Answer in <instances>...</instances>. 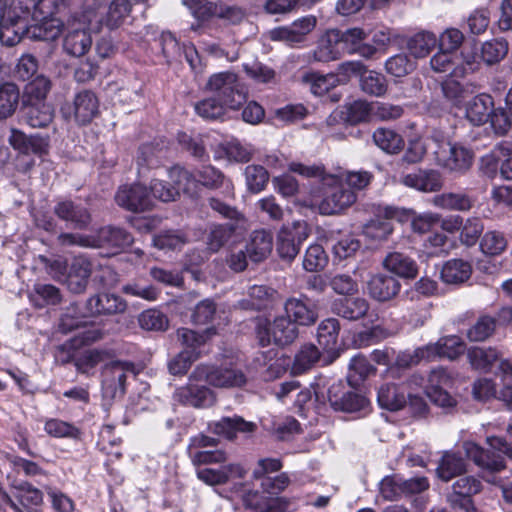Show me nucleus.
<instances>
[{"label": "nucleus", "mask_w": 512, "mask_h": 512, "mask_svg": "<svg viewBox=\"0 0 512 512\" xmlns=\"http://www.w3.org/2000/svg\"><path fill=\"white\" fill-rule=\"evenodd\" d=\"M217 444L216 438L204 434H198L190 439L187 453L191 463L197 467V478L207 485L216 486L227 483L231 477H244L245 471L237 463L225 464L218 469L200 468L202 465L223 464L227 461L228 454L224 450L210 449Z\"/></svg>", "instance_id": "obj_1"}, {"label": "nucleus", "mask_w": 512, "mask_h": 512, "mask_svg": "<svg viewBox=\"0 0 512 512\" xmlns=\"http://www.w3.org/2000/svg\"><path fill=\"white\" fill-rule=\"evenodd\" d=\"M255 333L258 342L265 347L274 343L278 346L289 345L298 337V327L285 315L276 316L272 321L259 317L256 319Z\"/></svg>", "instance_id": "obj_2"}, {"label": "nucleus", "mask_w": 512, "mask_h": 512, "mask_svg": "<svg viewBox=\"0 0 512 512\" xmlns=\"http://www.w3.org/2000/svg\"><path fill=\"white\" fill-rule=\"evenodd\" d=\"M206 88L217 95L230 109H239L247 100V93L233 72H220L209 77Z\"/></svg>", "instance_id": "obj_3"}, {"label": "nucleus", "mask_w": 512, "mask_h": 512, "mask_svg": "<svg viewBox=\"0 0 512 512\" xmlns=\"http://www.w3.org/2000/svg\"><path fill=\"white\" fill-rule=\"evenodd\" d=\"M191 381H205L216 388H241L247 383V376L236 367L199 364L191 373Z\"/></svg>", "instance_id": "obj_4"}, {"label": "nucleus", "mask_w": 512, "mask_h": 512, "mask_svg": "<svg viewBox=\"0 0 512 512\" xmlns=\"http://www.w3.org/2000/svg\"><path fill=\"white\" fill-rule=\"evenodd\" d=\"M327 184L328 187L324 192V197L318 205L319 212L322 215L340 214L356 202V193L346 187L343 180L330 177Z\"/></svg>", "instance_id": "obj_5"}, {"label": "nucleus", "mask_w": 512, "mask_h": 512, "mask_svg": "<svg viewBox=\"0 0 512 512\" xmlns=\"http://www.w3.org/2000/svg\"><path fill=\"white\" fill-rule=\"evenodd\" d=\"M128 375H136L134 363L128 361H111L102 368V391L107 398L123 397L126 392Z\"/></svg>", "instance_id": "obj_6"}, {"label": "nucleus", "mask_w": 512, "mask_h": 512, "mask_svg": "<svg viewBox=\"0 0 512 512\" xmlns=\"http://www.w3.org/2000/svg\"><path fill=\"white\" fill-rule=\"evenodd\" d=\"M114 199L118 206L134 213L149 211L154 206L148 188L140 183L121 185Z\"/></svg>", "instance_id": "obj_7"}, {"label": "nucleus", "mask_w": 512, "mask_h": 512, "mask_svg": "<svg viewBox=\"0 0 512 512\" xmlns=\"http://www.w3.org/2000/svg\"><path fill=\"white\" fill-rule=\"evenodd\" d=\"M309 236L305 223L295 222L291 227H282L277 236L276 249L281 259L293 260L300 251L301 244Z\"/></svg>", "instance_id": "obj_8"}, {"label": "nucleus", "mask_w": 512, "mask_h": 512, "mask_svg": "<svg viewBox=\"0 0 512 512\" xmlns=\"http://www.w3.org/2000/svg\"><path fill=\"white\" fill-rule=\"evenodd\" d=\"M434 153L438 163L452 172L464 173L472 165L473 154L468 149L445 140L439 143Z\"/></svg>", "instance_id": "obj_9"}, {"label": "nucleus", "mask_w": 512, "mask_h": 512, "mask_svg": "<svg viewBox=\"0 0 512 512\" xmlns=\"http://www.w3.org/2000/svg\"><path fill=\"white\" fill-rule=\"evenodd\" d=\"M199 383H205V381H191L190 375L189 382L175 390L174 400L195 408H206L214 405L216 402L215 393L207 386Z\"/></svg>", "instance_id": "obj_10"}, {"label": "nucleus", "mask_w": 512, "mask_h": 512, "mask_svg": "<svg viewBox=\"0 0 512 512\" xmlns=\"http://www.w3.org/2000/svg\"><path fill=\"white\" fill-rule=\"evenodd\" d=\"M482 489L481 482L473 476H464L457 479L452 485V492L448 495V502L454 510L471 511L475 509L472 496Z\"/></svg>", "instance_id": "obj_11"}, {"label": "nucleus", "mask_w": 512, "mask_h": 512, "mask_svg": "<svg viewBox=\"0 0 512 512\" xmlns=\"http://www.w3.org/2000/svg\"><path fill=\"white\" fill-rule=\"evenodd\" d=\"M328 401L334 410L348 413L360 411L368 404L364 396L347 390L342 381L334 382L329 387Z\"/></svg>", "instance_id": "obj_12"}, {"label": "nucleus", "mask_w": 512, "mask_h": 512, "mask_svg": "<svg viewBox=\"0 0 512 512\" xmlns=\"http://www.w3.org/2000/svg\"><path fill=\"white\" fill-rule=\"evenodd\" d=\"M317 25V18L308 15L295 20L290 26L275 28L270 32L274 41H283L288 44H298L306 40Z\"/></svg>", "instance_id": "obj_13"}, {"label": "nucleus", "mask_w": 512, "mask_h": 512, "mask_svg": "<svg viewBox=\"0 0 512 512\" xmlns=\"http://www.w3.org/2000/svg\"><path fill=\"white\" fill-rule=\"evenodd\" d=\"M126 309V301L116 294H96L86 301V315L91 317L121 314L124 313Z\"/></svg>", "instance_id": "obj_14"}, {"label": "nucleus", "mask_w": 512, "mask_h": 512, "mask_svg": "<svg viewBox=\"0 0 512 512\" xmlns=\"http://www.w3.org/2000/svg\"><path fill=\"white\" fill-rule=\"evenodd\" d=\"M339 29H328L317 40L312 57L317 62L338 60L345 53Z\"/></svg>", "instance_id": "obj_15"}, {"label": "nucleus", "mask_w": 512, "mask_h": 512, "mask_svg": "<svg viewBox=\"0 0 512 512\" xmlns=\"http://www.w3.org/2000/svg\"><path fill=\"white\" fill-rule=\"evenodd\" d=\"M467 458L472 460L483 471L496 473L505 469L504 457L491 450H486L474 442L466 441L462 445Z\"/></svg>", "instance_id": "obj_16"}, {"label": "nucleus", "mask_w": 512, "mask_h": 512, "mask_svg": "<svg viewBox=\"0 0 512 512\" xmlns=\"http://www.w3.org/2000/svg\"><path fill=\"white\" fill-rule=\"evenodd\" d=\"M341 41L344 52L349 54H359L364 58H372L377 52V48L369 43H365L368 38V33L362 28H349L341 31Z\"/></svg>", "instance_id": "obj_17"}, {"label": "nucleus", "mask_w": 512, "mask_h": 512, "mask_svg": "<svg viewBox=\"0 0 512 512\" xmlns=\"http://www.w3.org/2000/svg\"><path fill=\"white\" fill-rule=\"evenodd\" d=\"M10 145L22 154L42 155L47 153L49 147V137H43L39 134L26 135L24 132L12 129L9 136Z\"/></svg>", "instance_id": "obj_18"}, {"label": "nucleus", "mask_w": 512, "mask_h": 512, "mask_svg": "<svg viewBox=\"0 0 512 512\" xmlns=\"http://www.w3.org/2000/svg\"><path fill=\"white\" fill-rule=\"evenodd\" d=\"M93 236L94 248L124 249L133 243L132 235L125 229L105 226Z\"/></svg>", "instance_id": "obj_19"}, {"label": "nucleus", "mask_w": 512, "mask_h": 512, "mask_svg": "<svg viewBox=\"0 0 512 512\" xmlns=\"http://www.w3.org/2000/svg\"><path fill=\"white\" fill-rule=\"evenodd\" d=\"M103 338V332L99 329L85 330L71 340L63 343L57 348L56 359L62 364L74 362L77 356L74 355V351L81 346L89 345L97 342Z\"/></svg>", "instance_id": "obj_20"}, {"label": "nucleus", "mask_w": 512, "mask_h": 512, "mask_svg": "<svg viewBox=\"0 0 512 512\" xmlns=\"http://www.w3.org/2000/svg\"><path fill=\"white\" fill-rule=\"evenodd\" d=\"M369 295L380 302L396 297L401 289V283L393 276L377 273L368 281Z\"/></svg>", "instance_id": "obj_21"}, {"label": "nucleus", "mask_w": 512, "mask_h": 512, "mask_svg": "<svg viewBox=\"0 0 512 512\" xmlns=\"http://www.w3.org/2000/svg\"><path fill=\"white\" fill-rule=\"evenodd\" d=\"M428 354V359L447 358L455 360L465 351V343L458 336H446L440 338L435 343L424 346V350Z\"/></svg>", "instance_id": "obj_22"}, {"label": "nucleus", "mask_w": 512, "mask_h": 512, "mask_svg": "<svg viewBox=\"0 0 512 512\" xmlns=\"http://www.w3.org/2000/svg\"><path fill=\"white\" fill-rule=\"evenodd\" d=\"M247 229V226L238 224H216L212 225L206 236L207 249L216 253L223 248L234 237L241 236Z\"/></svg>", "instance_id": "obj_23"}, {"label": "nucleus", "mask_w": 512, "mask_h": 512, "mask_svg": "<svg viewBox=\"0 0 512 512\" xmlns=\"http://www.w3.org/2000/svg\"><path fill=\"white\" fill-rule=\"evenodd\" d=\"M401 183L422 192H436L443 186L440 172L437 170H418L402 177Z\"/></svg>", "instance_id": "obj_24"}, {"label": "nucleus", "mask_w": 512, "mask_h": 512, "mask_svg": "<svg viewBox=\"0 0 512 512\" xmlns=\"http://www.w3.org/2000/svg\"><path fill=\"white\" fill-rule=\"evenodd\" d=\"M92 273L91 262L83 257L74 258L65 277L68 289L75 294L85 291Z\"/></svg>", "instance_id": "obj_25"}, {"label": "nucleus", "mask_w": 512, "mask_h": 512, "mask_svg": "<svg viewBox=\"0 0 512 512\" xmlns=\"http://www.w3.org/2000/svg\"><path fill=\"white\" fill-rule=\"evenodd\" d=\"M74 118L77 123L86 125L99 113V101L90 90L79 92L74 98Z\"/></svg>", "instance_id": "obj_26"}, {"label": "nucleus", "mask_w": 512, "mask_h": 512, "mask_svg": "<svg viewBox=\"0 0 512 512\" xmlns=\"http://www.w3.org/2000/svg\"><path fill=\"white\" fill-rule=\"evenodd\" d=\"M54 213L60 219L71 222L77 229H85L91 222L88 209L70 200L58 202L54 207Z\"/></svg>", "instance_id": "obj_27"}, {"label": "nucleus", "mask_w": 512, "mask_h": 512, "mask_svg": "<svg viewBox=\"0 0 512 512\" xmlns=\"http://www.w3.org/2000/svg\"><path fill=\"white\" fill-rule=\"evenodd\" d=\"M210 429L214 434L225 437L228 440H234L236 434L253 433L256 430V424L245 421L242 417H223L217 422L210 424Z\"/></svg>", "instance_id": "obj_28"}, {"label": "nucleus", "mask_w": 512, "mask_h": 512, "mask_svg": "<svg viewBox=\"0 0 512 512\" xmlns=\"http://www.w3.org/2000/svg\"><path fill=\"white\" fill-rule=\"evenodd\" d=\"M494 109V99L487 93H480L468 101L466 105V117L476 126L488 122Z\"/></svg>", "instance_id": "obj_29"}, {"label": "nucleus", "mask_w": 512, "mask_h": 512, "mask_svg": "<svg viewBox=\"0 0 512 512\" xmlns=\"http://www.w3.org/2000/svg\"><path fill=\"white\" fill-rule=\"evenodd\" d=\"M245 247L252 262L264 261L272 252V233L264 229L253 231Z\"/></svg>", "instance_id": "obj_30"}, {"label": "nucleus", "mask_w": 512, "mask_h": 512, "mask_svg": "<svg viewBox=\"0 0 512 512\" xmlns=\"http://www.w3.org/2000/svg\"><path fill=\"white\" fill-rule=\"evenodd\" d=\"M25 121L33 128H45L54 118V109L46 101L23 102Z\"/></svg>", "instance_id": "obj_31"}, {"label": "nucleus", "mask_w": 512, "mask_h": 512, "mask_svg": "<svg viewBox=\"0 0 512 512\" xmlns=\"http://www.w3.org/2000/svg\"><path fill=\"white\" fill-rule=\"evenodd\" d=\"M276 290L265 285H254L249 288L247 298L239 301L238 305L245 310L266 309L275 301Z\"/></svg>", "instance_id": "obj_32"}, {"label": "nucleus", "mask_w": 512, "mask_h": 512, "mask_svg": "<svg viewBox=\"0 0 512 512\" xmlns=\"http://www.w3.org/2000/svg\"><path fill=\"white\" fill-rule=\"evenodd\" d=\"M285 316L295 325L310 326L317 320V313L305 301L299 298H288L284 303Z\"/></svg>", "instance_id": "obj_33"}, {"label": "nucleus", "mask_w": 512, "mask_h": 512, "mask_svg": "<svg viewBox=\"0 0 512 512\" xmlns=\"http://www.w3.org/2000/svg\"><path fill=\"white\" fill-rule=\"evenodd\" d=\"M383 267L399 277L413 279L418 274L416 262L400 252H391L383 259Z\"/></svg>", "instance_id": "obj_34"}, {"label": "nucleus", "mask_w": 512, "mask_h": 512, "mask_svg": "<svg viewBox=\"0 0 512 512\" xmlns=\"http://www.w3.org/2000/svg\"><path fill=\"white\" fill-rule=\"evenodd\" d=\"M198 181L206 188L219 189L224 188L227 197L234 198V185L232 181L225 177V175L211 165L203 166L197 172Z\"/></svg>", "instance_id": "obj_35"}, {"label": "nucleus", "mask_w": 512, "mask_h": 512, "mask_svg": "<svg viewBox=\"0 0 512 512\" xmlns=\"http://www.w3.org/2000/svg\"><path fill=\"white\" fill-rule=\"evenodd\" d=\"M369 303L365 298H344L333 303V312L347 320L356 321L366 316Z\"/></svg>", "instance_id": "obj_36"}, {"label": "nucleus", "mask_w": 512, "mask_h": 512, "mask_svg": "<svg viewBox=\"0 0 512 512\" xmlns=\"http://www.w3.org/2000/svg\"><path fill=\"white\" fill-rule=\"evenodd\" d=\"M466 471V462L463 457L450 451L442 455L436 468L437 476L445 482L462 475Z\"/></svg>", "instance_id": "obj_37"}, {"label": "nucleus", "mask_w": 512, "mask_h": 512, "mask_svg": "<svg viewBox=\"0 0 512 512\" xmlns=\"http://www.w3.org/2000/svg\"><path fill=\"white\" fill-rule=\"evenodd\" d=\"M112 357V353L107 349H88L83 351L74 360L76 370L84 375L91 376L94 374V370L97 365L109 360Z\"/></svg>", "instance_id": "obj_38"}, {"label": "nucleus", "mask_w": 512, "mask_h": 512, "mask_svg": "<svg viewBox=\"0 0 512 512\" xmlns=\"http://www.w3.org/2000/svg\"><path fill=\"white\" fill-rule=\"evenodd\" d=\"M438 45V38L429 31H420L406 42V48L414 58L427 57Z\"/></svg>", "instance_id": "obj_39"}, {"label": "nucleus", "mask_w": 512, "mask_h": 512, "mask_svg": "<svg viewBox=\"0 0 512 512\" xmlns=\"http://www.w3.org/2000/svg\"><path fill=\"white\" fill-rule=\"evenodd\" d=\"M8 20L0 26V41L7 46L18 44L27 37V23L24 19H17L15 15H8Z\"/></svg>", "instance_id": "obj_40"}, {"label": "nucleus", "mask_w": 512, "mask_h": 512, "mask_svg": "<svg viewBox=\"0 0 512 512\" xmlns=\"http://www.w3.org/2000/svg\"><path fill=\"white\" fill-rule=\"evenodd\" d=\"M132 4L129 0H113L102 16L100 23L109 30L119 28L130 15Z\"/></svg>", "instance_id": "obj_41"}, {"label": "nucleus", "mask_w": 512, "mask_h": 512, "mask_svg": "<svg viewBox=\"0 0 512 512\" xmlns=\"http://www.w3.org/2000/svg\"><path fill=\"white\" fill-rule=\"evenodd\" d=\"M472 274V266L462 259L447 261L441 269V279L447 284H461Z\"/></svg>", "instance_id": "obj_42"}, {"label": "nucleus", "mask_w": 512, "mask_h": 512, "mask_svg": "<svg viewBox=\"0 0 512 512\" xmlns=\"http://www.w3.org/2000/svg\"><path fill=\"white\" fill-rule=\"evenodd\" d=\"M63 30V22L56 18L44 20L40 24L28 27L27 38L36 41H54Z\"/></svg>", "instance_id": "obj_43"}, {"label": "nucleus", "mask_w": 512, "mask_h": 512, "mask_svg": "<svg viewBox=\"0 0 512 512\" xmlns=\"http://www.w3.org/2000/svg\"><path fill=\"white\" fill-rule=\"evenodd\" d=\"M377 399L382 408L390 411H398L407 404L404 391L391 383L384 384L379 388Z\"/></svg>", "instance_id": "obj_44"}, {"label": "nucleus", "mask_w": 512, "mask_h": 512, "mask_svg": "<svg viewBox=\"0 0 512 512\" xmlns=\"http://www.w3.org/2000/svg\"><path fill=\"white\" fill-rule=\"evenodd\" d=\"M340 323L336 318L323 320L317 329V341L320 347L326 351H335L338 344Z\"/></svg>", "instance_id": "obj_45"}, {"label": "nucleus", "mask_w": 512, "mask_h": 512, "mask_svg": "<svg viewBox=\"0 0 512 512\" xmlns=\"http://www.w3.org/2000/svg\"><path fill=\"white\" fill-rule=\"evenodd\" d=\"M91 35L85 30H73L69 32L63 41L65 52L74 57L85 55L91 48Z\"/></svg>", "instance_id": "obj_46"}, {"label": "nucleus", "mask_w": 512, "mask_h": 512, "mask_svg": "<svg viewBox=\"0 0 512 512\" xmlns=\"http://www.w3.org/2000/svg\"><path fill=\"white\" fill-rule=\"evenodd\" d=\"M433 71L437 73L450 72L453 77H465L467 74L466 67L460 65L455 67V56L453 52L440 49L430 60Z\"/></svg>", "instance_id": "obj_47"}, {"label": "nucleus", "mask_w": 512, "mask_h": 512, "mask_svg": "<svg viewBox=\"0 0 512 512\" xmlns=\"http://www.w3.org/2000/svg\"><path fill=\"white\" fill-rule=\"evenodd\" d=\"M501 354L497 349L489 347H473L468 350L467 358L476 370L488 371L499 360Z\"/></svg>", "instance_id": "obj_48"}, {"label": "nucleus", "mask_w": 512, "mask_h": 512, "mask_svg": "<svg viewBox=\"0 0 512 512\" xmlns=\"http://www.w3.org/2000/svg\"><path fill=\"white\" fill-rule=\"evenodd\" d=\"M20 91L14 83L0 85V120L7 119L16 111L19 104Z\"/></svg>", "instance_id": "obj_49"}, {"label": "nucleus", "mask_w": 512, "mask_h": 512, "mask_svg": "<svg viewBox=\"0 0 512 512\" xmlns=\"http://www.w3.org/2000/svg\"><path fill=\"white\" fill-rule=\"evenodd\" d=\"M215 334L216 330L213 327L207 328L202 333L188 328H180L177 330V339L186 348L185 350L199 351L198 349Z\"/></svg>", "instance_id": "obj_50"}, {"label": "nucleus", "mask_w": 512, "mask_h": 512, "mask_svg": "<svg viewBox=\"0 0 512 512\" xmlns=\"http://www.w3.org/2000/svg\"><path fill=\"white\" fill-rule=\"evenodd\" d=\"M320 356V351L314 344L303 345L295 355L292 366L293 373L302 374L308 371L320 360Z\"/></svg>", "instance_id": "obj_51"}, {"label": "nucleus", "mask_w": 512, "mask_h": 512, "mask_svg": "<svg viewBox=\"0 0 512 512\" xmlns=\"http://www.w3.org/2000/svg\"><path fill=\"white\" fill-rule=\"evenodd\" d=\"M360 86L363 92L376 97L383 96L388 89V83L383 74L366 68L360 77Z\"/></svg>", "instance_id": "obj_52"}, {"label": "nucleus", "mask_w": 512, "mask_h": 512, "mask_svg": "<svg viewBox=\"0 0 512 512\" xmlns=\"http://www.w3.org/2000/svg\"><path fill=\"white\" fill-rule=\"evenodd\" d=\"M508 50L509 44L505 39H492L482 44L481 58L487 65H494L506 57Z\"/></svg>", "instance_id": "obj_53"}, {"label": "nucleus", "mask_w": 512, "mask_h": 512, "mask_svg": "<svg viewBox=\"0 0 512 512\" xmlns=\"http://www.w3.org/2000/svg\"><path fill=\"white\" fill-rule=\"evenodd\" d=\"M472 203V199L464 193H442L433 198L435 206L447 210L467 211Z\"/></svg>", "instance_id": "obj_54"}, {"label": "nucleus", "mask_w": 512, "mask_h": 512, "mask_svg": "<svg viewBox=\"0 0 512 512\" xmlns=\"http://www.w3.org/2000/svg\"><path fill=\"white\" fill-rule=\"evenodd\" d=\"M373 141L380 149L390 154L398 153L404 146L401 135L386 128H378L373 133Z\"/></svg>", "instance_id": "obj_55"}, {"label": "nucleus", "mask_w": 512, "mask_h": 512, "mask_svg": "<svg viewBox=\"0 0 512 512\" xmlns=\"http://www.w3.org/2000/svg\"><path fill=\"white\" fill-rule=\"evenodd\" d=\"M375 373L376 368L369 360L363 355H357L350 360L347 379L351 385H357Z\"/></svg>", "instance_id": "obj_56"}, {"label": "nucleus", "mask_w": 512, "mask_h": 512, "mask_svg": "<svg viewBox=\"0 0 512 512\" xmlns=\"http://www.w3.org/2000/svg\"><path fill=\"white\" fill-rule=\"evenodd\" d=\"M302 82L310 86V91L314 95L321 96L335 87L338 79L334 74L321 75L315 72H307L302 75Z\"/></svg>", "instance_id": "obj_57"}, {"label": "nucleus", "mask_w": 512, "mask_h": 512, "mask_svg": "<svg viewBox=\"0 0 512 512\" xmlns=\"http://www.w3.org/2000/svg\"><path fill=\"white\" fill-rule=\"evenodd\" d=\"M187 242L186 234L179 230L161 231L153 237V245L160 250L181 249Z\"/></svg>", "instance_id": "obj_58"}, {"label": "nucleus", "mask_w": 512, "mask_h": 512, "mask_svg": "<svg viewBox=\"0 0 512 512\" xmlns=\"http://www.w3.org/2000/svg\"><path fill=\"white\" fill-rule=\"evenodd\" d=\"M508 242L504 233L493 230L488 231L482 237L480 248L482 252L490 256H498L507 248Z\"/></svg>", "instance_id": "obj_59"}, {"label": "nucleus", "mask_w": 512, "mask_h": 512, "mask_svg": "<svg viewBox=\"0 0 512 512\" xmlns=\"http://www.w3.org/2000/svg\"><path fill=\"white\" fill-rule=\"evenodd\" d=\"M496 328V318L489 315L479 317L476 323L467 331L470 341L481 342L493 335Z\"/></svg>", "instance_id": "obj_60"}, {"label": "nucleus", "mask_w": 512, "mask_h": 512, "mask_svg": "<svg viewBox=\"0 0 512 512\" xmlns=\"http://www.w3.org/2000/svg\"><path fill=\"white\" fill-rule=\"evenodd\" d=\"M50 89V80L43 75H39L26 85L23 102H30V100L31 102L45 101Z\"/></svg>", "instance_id": "obj_61"}, {"label": "nucleus", "mask_w": 512, "mask_h": 512, "mask_svg": "<svg viewBox=\"0 0 512 512\" xmlns=\"http://www.w3.org/2000/svg\"><path fill=\"white\" fill-rule=\"evenodd\" d=\"M87 317L90 316L86 315V308L84 311H81L79 306L73 303L68 306L65 312L62 314L59 327L65 333L71 332L72 330L77 329L78 327L85 324V318Z\"/></svg>", "instance_id": "obj_62"}, {"label": "nucleus", "mask_w": 512, "mask_h": 512, "mask_svg": "<svg viewBox=\"0 0 512 512\" xmlns=\"http://www.w3.org/2000/svg\"><path fill=\"white\" fill-rule=\"evenodd\" d=\"M226 104L216 97L205 98L195 104L196 113L207 120L221 118L225 114Z\"/></svg>", "instance_id": "obj_63"}, {"label": "nucleus", "mask_w": 512, "mask_h": 512, "mask_svg": "<svg viewBox=\"0 0 512 512\" xmlns=\"http://www.w3.org/2000/svg\"><path fill=\"white\" fill-rule=\"evenodd\" d=\"M200 356V351L183 350L169 361L168 370L174 376L184 375L187 373L192 363L198 360Z\"/></svg>", "instance_id": "obj_64"}]
</instances>
